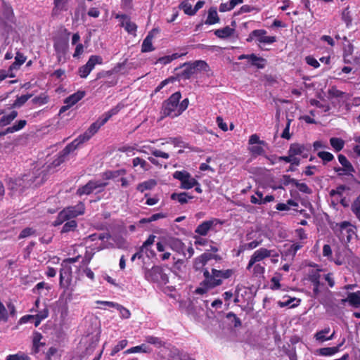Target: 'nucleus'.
<instances>
[{"label": "nucleus", "mask_w": 360, "mask_h": 360, "mask_svg": "<svg viewBox=\"0 0 360 360\" xmlns=\"http://www.w3.org/2000/svg\"><path fill=\"white\" fill-rule=\"evenodd\" d=\"M122 107V105L118 104L115 108L105 112L95 122L91 124L89 129L83 134L80 135L78 138L70 143L68 149L69 150L70 148H77L80 144L89 140L98 131V129L108 121V120L112 116L118 113Z\"/></svg>", "instance_id": "f257e3e1"}, {"label": "nucleus", "mask_w": 360, "mask_h": 360, "mask_svg": "<svg viewBox=\"0 0 360 360\" xmlns=\"http://www.w3.org/2000/svg\"><path fill=\"white\" fill-rule=\"evenodd\" d=\"M181 98V93L177 91L172 94L171 96L163 103L161 112L163 116H168L172 118L178 117L188 108L189 103L188 99L185 98L179 103Z\"/></svg>", "instance_id": "f03ea898"}, {"label": "nucleus", "mask_w": 360, "mask_h": 360, "mask_svg": "<svg viewBox=\"0 0 360 360\" xmlns=\"http://www.w3.org/2000/svg\"><path fill=\"white\" fill-rule=\"evenodd\" d=\"M231 276V271H204V281L195 290V293L203 295L210 288L221 284L224 279Z\"/></svg>", "instance_id": "7ed1b4c3"}, {"label": "nucleus", "mask_w": 360, "mask_h": 360, "mask_svg": "<svg viewBox=\"0 0 360 360\" xmlns=\"http://www.w3.org/2000/svg\"><path fill=\"white\" fill-rule=\"evenodd\" d=\"M84 212L85 206L84 204L81 202L75 206L67 207L59 212L57 219L53 222V225L55 226L60 225L67 220L84 214Z\"/></svg>", "instance_id": "20e7f679"}, {"label": "nucleus", "mask_w": 360, "mask_h": 360, "mask_svg": "<svg viewBox=\"0 0 360 360\" xmlns=\"http://www.w3.org/2000/svg\"><path fill=\"white\" fill-rule=\"evenodd\" d=\"M98 342V335H88L82 338L79 342V360L87 358L91 355Z\"/></svg>", "instance_id": "39448f33"}, {"label": "nucleus", "mask_w": 360, "mask_h": 360, "mask_svg": "<svg viewBox=\"0 0 360 360\" xmlns=\"http://www.w3.org/2000/svg\"><path fill=\"white\" fill-rule=\"evenodd\" d=\"M38 177L33 174L30 176L27 174L24 175L21 179H16L14 180L11 179L8 182V188L12 191V194L20 193L22 191V187L30 185V181L35 183V185L40 184L43 181V178L37 180Z\"/></svg>", "instance_id": "423d86ee"}, {"label": "nucleus", "mask_w": 360, "mask_h": 360, "mask_svg": "<svg viewBox=\"0 0 360 360\" xmlns=\"http://www.w3.org/2000/svg\"><path fill=\"white\" fill-rule=\"evenodd\" d=\"M69 147V144L58 154L56 159H55L53 162L46 166L45 168L43 166V169L41 168H37V167H34V171L32 172V174L36 175L38 179L40 178V175L41 174H44L46 171H50L51 168H55L58 166H59L61 163H63L66 157L72 152H73L76 148H70L69 150L68 148ZM45 174H43L41 178L44 179Z\"/></svg>", "instance_id": "0eeeda50"}, {"label": "nucleus", "mask_w": 360, "mask_h": 360, "mask_svg": "<svg viewBox=\"0 0 360 360\" xmlns=\"http://www.w3.org/2000/svg\"><path fill=\"white\" fill-rule=\"evenodd\" d=\"M267 143L260 140L259 136L255 134H252L248 140V150L253 156L264 155L266 153L265 148Z\"/></svg>", "instance_id": "6e6552de"}, {"label": "nucleus", "mask_w": 360, "mask_h": 360, "mask_svg": "<svg viewBox=\"0 0 360 360\" xmlns=\"http://www.w3.org/2000/svg\"><path fill=\"white\" fill-rule=\"evenodd\" d=\"M277 256V253L274 250H267L266 248H260L256 250L253 255L251 256V258L249 261L248 269H250L253 268L254 269L260 267L258 264L264 259L269 257H275Z\"/></svg>", "instance_id": "1a4fd4ad"}, {"label": "nucleus", "mask_w": 360, "mask_h": 360, "mask_svg": "<svg viewBox=\"0 0 360 360\" xmlns=\"http://www.w3.org/2000/svg\"><path fill=\"white\" fill-rule=\"evenodd\" d=\"M173 177L181 182L180 187L183 189H191L198 185V181L186 170L176 171Z\"/></svg>", "instance_id": "9d476101"}, {"label": "nucleus", "mask_w": 360, "mask_h": 360, "mask_svg": "<svg viewBox=\"0 0 360 360\" xmlns=\"http://www.w3.org/2000/svg\"><path fill=\"white\" fill-rule=\"evenodd\" d=\"M107 184V182H102L101 181H90L85 186L79 188L77 193L80 196L89 195L97 189L98 191L103 190Z\"/></svg>", "instance_id": "9b49d317"}, {"label": "nucleus", "mask_w": 360, "mask_h": 360, "mask_svg": "<svg viewBox=\"0 0 360 360\" xmlns=\"http://www.w3.org/2000/svg\"><path fill=\"white\" fill-rule=\"evenodd\" d=\"M266 31L264 30H256L251 32L250 37L255 38L260 44H271L276 41L274 36H266Z\"/></svg>", "instance_id": "f8f14e48"}, {"label": "nucleus", "mask_w": 360, "mask_h": 360, "mask_svg": "<svg viewBox=\"0 0 360 360\" xmlns=\"http://www.w3.org/2000/svg\"><path fill=\"white\" fill-rule=\"evenodd\" d=\"M310 150V145H304L294 143L290 146L288 153L292 155H300L303 158H307Z\"/></svg>", "instance_id": "ddd939ff"}, {"label": "nucleus", "mask_w": 360, "mask_h": 360, "mask_svg": "<svg viewBox=\"0 0 360 360\" xmlns=\"http://www.w3.org/2000/svg\"><path fill=\"white\" fill-rule=\"evenodd\" d=\"M116 18L120 19L121 20V26L124 27L125 30L131 34L136 35V32L137 29L136 25L131 22L128 16L125 15H116Z\"/></svg>", "instance_id": "4468645a"}, {"label": "nucleus", "mask_w": 360, "mask_h": 360, "mask_svg": "<svg viewBox=\"0 0 360 360\" xmlns=\"http://www.w3.org/2000/svg\"><path fill=\"white\" fill-rule=\"evenodd\" d=\"M218 222V220L216 219L203 221L195 229V233H198L200 236H206L210 229L216 225Z\"/></svg>", "instance_id": "2eb2a0df"}, {"label": "nucleus", "mask_w": 360, "mask_h": 360, "mask_svg": "<svg viewBox=\"0 0 360 360\" xmlns=\"http://www.w3.org/2000/svg\"><path fill=\"white\" fill-rule=\"evenodd\" d=\"M158 30L153 29L151 30L147 37L145 38L142 43L141 51L142 52H150L154 50L153 46V39L155 32H158Z\"/></svg>", "instance_id": "dca6fc26"}, {"label": "nucleus", "mask_w": 360, "mask_h": 360, "mask_svg": "<svg viewBox=\"0 0 360 360\" xmlns=\"http://www.w3.org/2000/svg\"><path fill=\"white\" fill-rule=\"evenodd\" d=\"M85 95L86 92L84 91H78L76 93L67 97L65 99L64 103L68 105V107H72L80 100H82Z\"/></svg>", "instance_id": "f3484780"}, {"label": "nucleus", "mask_w": 360, "mask_h": 360, "mask_svg": "<svg viewBox=\"0 0 360 360\" xmlns=\"http://www.w3.org/2000/svg\"><path fill=\"white\" fill-rule=\"evenodd\" d=\"M165 244L168 248L178 252H181L184 250V243L176 238H168L165 239Z\"/></svg>", "instance_id": "a211bd4d"}, {"label": "nucleus", "mask_w": 360, "mask_h": 360, "mask_svg": "<svg viewBox=\"0 0 360 360\" xmlns=\"http://www.w3.org/2000/svg\"><path fill=\"white\" fill-rule=\"evenodd\" d=\"M338 160L340 163L343 167V169H338L336 171H344L346 174H352L354 172V169L352 164L349 162V160L347 159V158L343 155H338Z\"/></svg>", "instance_id": "6ab92c4d"}, {"label": "nucleus", "mask_w": 360, "mask_h": 360, "mask_svg": "<svg viewBox=\"0 0 360 360\" xmlns=\"http://www.w3.org/2000/svg\"><path fill=\"white\" fill-rule=\"evenodd\" d=\"M342 302H347L351 306L359 307L360 306V290L348 293L347 298L342 300Z\"/></svg>", "instance_id": "aec40b11"}, {"label": "nucleus", "mask_w": 360, "mask_h": 360, "mask_svg": "<svg viewBox=\"0 0 360 360\" xmlns=\"http://www.w3.org/2000/svg\"><path fill=\"white\" fill-rule=\"evenodd\" d=\"M42 335L39 332H34L32 338V352L37 354L39 352L40 347L45 345L44 342H41Z\"/></svg>", "instance_id": "412c9836"}, {"label": "nucleus", "mask_w": 360, "mask_h": 360, "mask_svg": "<svg viewBox=\"0 0 360 360\" xmlns=\"http://www.w3.org/2000/svg\"><path fill=\"white\" fill-rule=\"evenodd\" d=\"M72 271H60V283L64 288H68L72 284Z\"/></svg>", "instance_id": "4be33fe9"}, {"label": "nucleus", "mask_w": 360, "mask_h": 360, "mask_svg": "<svg viewBox=\"0 0 360 360\" xmlns=\"http://www.w3.org/2000/svg\"><path fill=\"white\" fill-rule=\"evenodd\" d=\"M150 348L146 344H142L136 347H131L124 352V354H130L134 353H150Z\"/></svg>", "instance_id": "5701e85b"}, {"label": "nucleus", "mask_w": 360, "mask_h": 360, "mask_svg": "<svg viewBox=\"0 0 360 360\" xmlns=\"http://www.w3.org/2000/svg\"><path fill=\"white\" fill-rule=\"evenodd\" d=\"M219 22V18L215 8H210L208 11L207 18L205 20L206 25H214Z\"/></svg>", "instance_id": "b1692460"}, {"label": "nucleus", "mask_w": 360, "mask_h": 360, "mask_svg": "<svg viewBox=\"0 0 360 360\" xmlns=\"http://www.w3.org/2000/svg\"><path fill=\"white\" fill-rule=\"evenodd\" d=\"M234 32V29L229 26H226L221 29H218L214 31V34L221 39H225L231 37Z\"/></svg>", "instance_id": "393cba45"}, {"label": "nucleus", "mask_w": 360, "mask_h": 360, "mask_svg": "<svg viewBox=\"0 0 360 360\" xmlns=\"http://www.w3.org/2000/svg\"><path fill=\"white\" fill-rule=\"evenodd\" d=\"M157 183L156 181L154 179H149L147 181H145L142 183H140L137 185L136 189L143 193L146 191L150 190L153 188H154L156 186Z\"/></svg>", "instance_id": "a878e982"}, {"label": "nucleus", "mask_w": 360, "mask_h": 360, "mask_svg": "<svg viewBox=\"0 0 360 360\" xmlns=\"http://www.w3.org/2000/svg\"><path fill=\"white\" fill-rule=\"evenodd\" d=\"M339 352V347H323L316 351V354L323 356H330Z\"/></svg>", "instance_id": "bb28decb"}, {"label": "nucleus", "mask_w": 360, "mask_h": 360, "mask_svg": "<svg viewBox=\"0 0 360 360\" xmlns=\"http://www.w3.org/2000/svg\"><path fill=\"white\" fill-rule=\"evenodd\" d=\"M132 165L134 167H140L144 171H148L150 169V165L144 159L136 157L132 160Z\"/></svg>", "instance_id": "cd10ccee"}, {"label": "nucleus", "mask_w": 360, "mask_h": 360, "mask_svg": "<svg viewBox=\"0 0 360 360\" xmlns=\"http://www.w3.org/2000/svg\"><path fill=\"white\" fill-rule=\"evenodd\" d=\"M339 226L341 234H344V232L345 231L347 233V240H349L350 237L352 234H354V229L352 225L348 221H343L341 222L340 224H338Z\"/></svg>", "instance_id": "c85d7f7f"}, {"label": "nucleus", "mask_w": 360, "mask_h": 360, "mask_svg": "<svg viewBox=\"0 0 360 360\" xmlns=\"http://www.w3.org/2000/svg\"><path fill=\"white\" fill-rule=\"evenodd\" d=\"M171 198L172 200H177L181 204H185L188 202V200L192 199L193 196L188 195L187 193L183 192L172 194Z\"/></svg>", "instance_id": "c756f323"}, {"label": "nucleus", "mask_w": 360, "mask_h": 360, "mask_svg": "<svg viewBox=\"0 0 360 360\" xmlns=\"http://www.w3.org/2000/svg\"><path fill=\"white\" fill-rule=\"evenodd\" d=\"M102 63L103 58L101 56L97 55H93L89 57L87 63L85 65L91 72L96 64L101 65Z\"/></svg>", "instance_id": "7c9ffc66"}, {"label": "nucleus", "mask_w": 360, "mask_h": 360, "mask_svg": "<svg viewBox=\"0 0 360 360\" xmlns=\"http://www.w3.org/2000/svg\"><path fill=\"white\" fill-rule=\"evenodd\" d=\"M208 65L203 60H197L190 65V72L195 73L196 70H206Z\"/></svg>", "instance_id": "2f4dec72"}, {"label": "nucleus", "mask_w": 360, "mask_h": 360, "mask_svg": "<svg viewBox=\"0 0 360 360\" xmlns=\"http://www.w3.org/2000/svg\"><path fill=\"white\" fill-rule=\"evenodd\" d=\"M26 58L23 54L20 53H17L15 57V62L11 65L9 68V71H13V70H17L18 68L25 62Z\"/></svg>", "instance_id": "473e14b6"}, {"label": "nucleus", "mask_w": 360, "mask_h": 360, "mask_svg": "<svg viewBox=\"0 0 360 360\" xmlns=\"http://www.w3.org/2000/svg\"><path fill=\"white\" fill-rule=\"evenodd\" d=\"M162 271H145V278L151 282L159 284L160 278L162 276Z\"/></svg>", "instance_id": "72a5a7b5"}, {"label": "nucleus", "mask_w": 360, "mask_h": 360, "mask_svg": "<svg viewBox=\"0 0 360 360\" xmlns=\"http://www.w3.org/2000/svg\"><path fill=\"white\" fill-rule=\"evenodd\" d=\"M252 65L257 67L258 68H263L265 66V59L258 57L255 54L250 55V60Z\"/></svg>", "instance_id": "f704fd0d"}, {"label": "nucleus", "mask_w": 360, "mask_h": 360, "mask_svg": "<svg viewBox=\"0 0 360 360\" xmlns=\"http://www.w3.org/2000/svg\"><path fill=\"white\" fill-rule=\"evenodd\" d=\"M18 115V112L15 110L11 112L8 115H4L0 119V125L2 127L9 124Z\"/></svg>", "instance_id": "c9c22d12"}, {"label": "nucleus", "mask_w": 360, "mask_h": 360, "mask_svg": "<svg viewBox=\"0 0 360 360\" xmlns=\"http://www.w3.org/2000/svg\"><path fill=\"white\" fill-rule=\"evenodd\" d=\"M26 123H27V122L25 120H19L13 126L11 127H8L6 129V131L4 132L1 133V134H6L8 133H13L15 131H18L22 129V128H24L25 126L26 125Z\"/></svg>", "instance_id": "e433bc0d"}, {"label": "nucleus", "mask_w": 360, "mask_h": 360, "mask_svg": "<svg viewBox=\"0 0 360 360\" xmlns=\"http://www.w3.org/2000/svg\"><path fill=\"white\" fill-rule=\"evenodd\" d=\"M262 243V240H255L254 241H252L248 243H245L239 247V250L238 252V255L240 254V252L245 251V250H252L256 248L257 246H259Z\"/></svg>", "instance_id": "4c0bfd02"}, {"label": "nucleus", "mask_w": 360, "mask_h": 360, "mask_svg": "<svg viewBox=\"0 0 360 360\" xmlns=\"http://www.w3.org/2000/svg\"><path fill=\"white\" fill-rule=\"evenodd\" d=\"M330 143L337 152L340 151L345 146V141L342 139L335 137H333L330 139Z\"/></svg>", "instance_id": "58836bf2"}, {"label": "nucleus", "mask_w": 360, "mask_h": 360, "mask_svg": "<svg viewBox=\"0 0 360 360\" xmlns=\"http://www.w3.org/2000/svg\"><path fill=\"white\" fill-rule=\"evenodd\" d=\"M211 257L212 255L210 253H204L198 257L195 261L196 269L202 267Z\"/></svg>", "instance_id": "ea45409f"}, {"label": "nucleus", "mask_w": 360, "mask_h": 360, "mask_svg": "<svg viewBox=\"0 0 360 360\" xmlns=\"http://www.w3.org/2000/svg\"><path fill=\"white\" fill-rule=\"evenodd\" d=\"M146 341L151 345H155L157 347H161L165 346V342L158 337L148 335L146 337Z\"/></svg>", "instance_id": "a19ab883"}, {"label": "nucleus", "mask_w": 360, "mask_h": 360, "mask_svg": "<svg viewBox=\"0 0 360 360\" xmlns=\"http://www.w3.org/2000/svg\"><path fill=\"white\" fill-rule=\"evenodd\" d=\"M330 328L327 327V328H325L323 330L317 331L314 335L315 339L317 341L321 342L327 341L328 337H326V335L328 334L330 332Z\"/></svg>", "instance_id": "79ce46f5"}, {"label": "nucleus", "mask_w": 360, "mask_h": 360, "mask_svg": "<svg viewBox=\"0 0 360 360\" xmlns=\"http://www.w3.org/2000/svg\"><path fill=\"white\" fill-rule=\"evenodd\" d=\"M155 239V236L150 235L148 239L143 243L140 252H146L147 254L149 248L154 243Z\"/></svg>", "instance_id": "37998d69"}, {"label": "nucleus", "mask_w": 360, "mask_h": 360, "mask_svg": "<svg viewBox=\"0 0 360 360\" xmlns=\"http://www.w3.org/2000/svg\"><path fill=\"white\" fill-rule=\"evenodd\" d=\"M353 53V46L352 44H348L347 46H345L344 49V60L346 63H352V61L351 60V56Z\"/></svg>", "instance_id": "c03bdc74"}, {"label": "nucleus", "mask_w": 360, "mask_h": 360, "mask_svg": "<svg viewBox=\"0 0 360 360\" xmlns=\"http://www.w3.org/2000/svg\"><path fill=\"white\" fill-rule=\"evenodd\" d=\"M351 209L356 218L360 220V195L352 202Z\"/></svg>", "instance_id": "a18cd8bd"}, {"label": "nucleus", "mask_w": 360, "mask_h": 360, "mask_svg": "<svg viewBox=\"0 0 360 360\" xmlns=\"http://www.w3.org/2000/svg\"><path fill=\"white\" fill-rule=\"evenodd\" d=\"M6 360H30V358L27 354L20 352L15 354L8 355Z\"/></svg>", "instance_id": "49530a36"}, {"label": "nucleus", "mask_w": 360, "mask_h": 360, "mask_svg": "<svg viewBox=\"0 0 360 360\" xmlns=\"http://www.w3.org/2000/svg\"><path fill=\"white\" fill-rule=\"evenodd\" d=\"M68 221L63 225L62 228L61 232L67 233L71 231H74L77 226V224L75 220H67Z\"/></svg>", "instance_id": "de8ad7c7"}, {"label": "nucleus", "mask_w": 360, "mask_h": 360, "mask_svg": "<svg viewBox=\"0 0 360 360\" xmlns=\"http://www.w3.org/2000/svg\"><path fill=\"white\" fill-rule=\"evenodd\" d=\"M180 56L181 55H179L178 53H173L172 55H170V56H163V57L160 58L158 60V63H159L160 64L166 65V64H168L170 62H172L173 60L178 58L179 57H180Z\"/></svg>", "instance_id": "09e8293b"}, {"label": "nucleus", "mask_w": 360, "mask_h": 360, "mask_svg": "<svg viewBox=\"0 0 360 360\" xmlns=\"http://www.w3.org/2000/svg\"><path fill=\"white\" fill-rule=\"evenodd\" d=\"M80 259H82L81 257L77 256L75 258H68V259H64L62 262V266L63 269H71L72 267V266H70V264H74L77 262H79Z\"/></svg>", "instance_id": "8fccbe9b"}, {"label": "nucleus", "mask_w": 360, "mask_h": 360, "mask_svg": "<svg viewBox=\"0 0 360 360\" xmlns=\"http://www.w3.org/2000/svg\"><path fill=\"white\" fill-rule=\"evenodd\" d=\"M128 344V341L127 340H122L117 342L116 345L114 346L111 351V355L113 356L120 350L124 349Z\"/></svg>", "instance_id": "3c124183"}, {"label": "nucleus", "mask_w": 360, "mask_h": 360, "mask_svg": "<svg viewBox=\"0 0 360 360\" xmlns=\"http://www.w3.org/2000/svg\"><path fill=\"white\" fill-rule=\"evenodd\" d=\"M116 309L119 311L120 316L122 319H127L130 318L131 313L129 310L124 307L122 305L118 304Z\"/></svg>", "instance_id": "603ef678"}, {"label": "nucleus", "mask_w": 360, "mask_h": 360, "mask_svg": "<svg viewBox=\"0 0 360 360\" xmlns=\"http://www.w3.org/2000/svg\"><path fill=\"white\" fill-rule=\"evenodd\" d=\"M317 155L319 158H320L324 162H330L334 158V156L332 153L326 151H320Z\"/></svg>", "instance_id": "864d4df0"}, {"label": "nucleus", "mask_w": 360, "mask_h": 360, "mask_svg": "<svg viewBox=\"0 0 360 360\" xmlns=\"http://www.w3.org/2000/svg\"><path fill=\"white\" fill-rule=\"evenodd\" d=\"M181 7L184 12L187 15H193L196 13L195 8H192L191 4H190L189 3L184 2L181 4Z\"/></svg>", "instance_id": "5fc2aeb1"}, {"label": "nucleus", "mask_w": 360, "mask_h": 360, "mask_svg": "<svg viewBox=\"0 0 360 360\" xmlns=\"http://www.w3.org/2000/svg\"><path fill=\"white\" fill-rule=\"evenodd\" d=\"M32 95L27 94L21 96L15 101L14 103L13 104V107L18 108L22 105Z\"/></svg>", "instance_id": "6e6d98bb"}, {"label": "nucleus", "mask_w": 360, "mask_h": 360, "mask_svg": "<svg viewBox=\"0 0 360 360\" xmlns=\"http://www.w3.org/2000/svg\"><path fill=\"white\" fill-rule=\"evenodd\" d=\"M137 151L136 146H124L120 148V151L125 153L127 155H134Z\"/></svg>", "instance_id": "4d7b16f0"}, {"label": "nucleus", "mask_w": 360, "mask_h": 360, "mask_svg": "<svg viewBox=\"0 0 360 360\" xmlns=\"http://www.w3.org/2000/svg\"><path fill=\"white\" fill-rule=\"evenodd\" d=\"M280 281L281 276L279 274H276L275 276L272 277L271 279V289L278 290L281 288Z\"/></svg>", "instance_id": "13d9d810"}, {"label": "nucleus", "mask_w": 360, "mask_h": 360, "mask_svg": "<svg viewBox=\"0 0 360 360\" xmlns=\"http://www.w3.org/2000/svg\"><path fill=\"white\" fill-rule=\"evenodd\" d=\"M262 199H263L262 193L257 191L255 192V195L251 196L250 202L252 204L262 205Z\"/></svg>", "instance_id": "bf43d9fd"}, {"label": "nucleus", "mask_w": 360, "mask_h": 360, "mask_svg": "<svg viewBox=\"0 0 360 360\" xmlns=\"http://www.w3.org/2000/svg\"><path fill=\"white\" fill-rule=\"evenodd\" d=\"M150 153L157 158H161L163 159H168L169 158V154L165 152H163L162 150L155 149V148H151Z\"/></svg>", "instance_id": "052dcab7"}, {"label": "nucleus", "mask_w": 360, "mask_h": 360, "mask_svg": "<svg viewBox=\"0 0 360 360\" xmlns=\"http://www.w3.org/2000/svg\"><path fill=\"white\" fill-rule=\"evenodd\" d=\"M305 61L309 65H311L314 68H317L320 66L319 61L313 56H307L305 58Z\"/></svg>", "instance_id": "680f3d73"}, {"label": "nucleus", "mask_w": 360, "mask_h": 360, "mask_svg": "<svg viewBox=\"0 0 360 360\" xmlns=\"http://www.w3.org/2000/svg\"><path fill=\"white\" fill-rule=\"evenodd\" d=\"M90 70L87 68V66H86V65L80 67L78 70V74L82 78H86L90 74Z\"/></svg>", "instance_id": "e2e57ef3"}, {"label": "nucleus", "mask_w": 360, "mask_h": 360, "mask_svg": "<svg viewBox=\"0 0 360 360\" xmlns=\"http://www.w3.org/2000/svg\"><path fill=\"white\" fill-rule=\"evenodd\" d=\"M234 8L231 1L227 3H222L219 6V11L220 12H226L232 10Z\"/></svg>", "instance_id": "0e129e2a"}, {"label": "nucleus", "mask_w": 360, "mask_h": 360, "mask_svg": "<svg viewBox=\"0 0 360 360\" xmlns=\"http://www.w3.org/2000/svg\"><path fill=\"white\" fill-rule=\"evenodd\" d=\"M216 122L218 127L224 131H226L228 130L227 124L224 121L223 118L220 116H218L216 119Z\"/></svg>", "instance_id": "69168bd1"}, {"label": "nucleus", "mask_w": 360, "mask_h": 360, "mask_svg": "<svg viewBox=\"0 0 360 360\" xmlns=\"http://www.w3.org/2000/svg\"><path fill=\"white\" fill-rule=\"evenodd\" d=\"M34 233V231L32 229L26 228L21 231V233H20L19 238H25L32 236Z\"/></svg>", "instance_id": "338daca9"}, {"label": "nucleus", "mask_w": 360, "mask_h": 360, "mask_svg": "<svg viewBox=\"0 0 360 360\" xmlns=\"http://www.w3.org/2000/svg\"><path fill=\"white\" fill-rule=\"evenodd\" d=\"M295 185L296 186V187L302 192L303 193H310V189L307 186V185L306 184H304V183H298V182H295Z\"/></svg>", "instance_id": "774afa93"}]
</instances>
